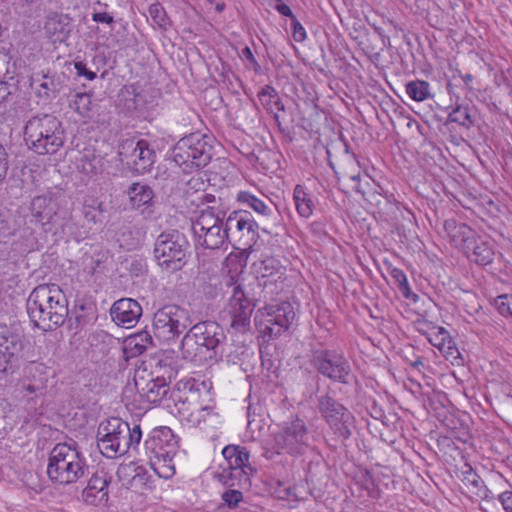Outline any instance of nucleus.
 Returning a JSON list of instances; mask_svg holds the SVG:
<instances>
[{
    "label": "nucleus",
    "instance_id": "f257e3e1",
    "mask_svg": "<svg viewBox=\"0 0 512 512\" xmlns=\"http://www.w3.org/2000/svg\"><path fill=\"white\" fill-rule=\"evenodd\" d=\"M27 312L35 326L44 331L53 330L64 324L68 300L57 284H41L30 293Z\"/></svg>",
    "mask_w": 512,
    "mask_h": 512
},
{
    "label": "nucleus",
    "instance_id": "f03ea898",
    "mask_svg": "<svg viewBox=\"0 0 512 512\" xmlns=\"http://www.w3.org/2000/svg\"><path fill=\"white\" fill-rule=\"evenodd\" d=\"M225 339L222 327L214 321H203L193 325L181 341L182 357L196 365H202L222 354Z\"/></svg>",
    "mask_w": 512,
    "mask_h": 512
},
{
    "label": "nucleus",
    "instance_id": "7ed1b4c3",
    "mask_svg": "<svg viewBox=\"0 0 512 512\" xmlns=\"http://www.w3.org/2000/svg\"><path fill=\"white\" fill-rule=\"evenodd\" d=\"M24 140L37 154H54L65 142L62 123L52 114L34 116L25 125Z\"/></svg>",
    "mask_w": 512,
    "mask_h": 512
},
{
    "label": "nucleus",
    "instance_id": "20e7f679",
    "mask_svg": "<svg viewBox=\"0 0 512 512\" xmlns=\"http://www.w3.org/2000/svg\"><path fill=\"white\" fill-rule=\"evenodd\" d=\"M88 467L78 450L66 443H58L49 454L47 475L57 485H69L82 478Z\"/></svg>",
    "mask_w": 512,
    "mask_h": 512
},
{
    "label": "nucleus",
    "instance_id": "39448f33",
    "mask_svg": "<svg viewBox=\"0 0 512 512\" xmlns=\"http://www.w3.org/2000/svg\"><path fill=\"white\" fill-rule=\"evenodd\" d=\"M212 137L199 132L180 139L172 150L174 162L184 172L205 167L212 158Z\"/></svg>",
    "mask_w": 512,
    "mask_h": 512
},
{
    "label": "nucleus",
    "instance_id": "423d86ee",
    "mask_svg": "<svg viewBox=\"0 0 512 512\" xmlns=\"http://www.w3.org/2000/svg\"><path fill=\"white\" fill-rule=\"evenodd\" d=\"M189 243L178 230L162 232L154 244V257L162 270L169 273L179 271L186 263Z\"/></svg>",
    "mask_w": 512,
    "mask_h": 512
},
{
    "label": "nucleus",
    "instance_id": "0eeeda50",
    "mask_svg": "<svg viewBox=\"0 0 512 512\" xmlns=\"http://www.w3.org/2000/svg\"><path fill=\"white\" fill-rule=\"evenodd\" d=\"M189 324V315L185 309L167 305L154 313L152 328L157 339L168 342L176 339Z\"/></svg>",
    "mask_w": 512,
    "mask_h": 512
},
{
    "label": "nucleus",
    "instance_id": "6e6552de",
    "mask_svg": "<svg viewBox=\"0 0 512 512\" xmlns=\"http://www.w3.org/2000/svg\"><path fill=\"white\" fill-rule=\"evenodd\" d=\"M317 407L336 437L346 440L351 436L354 416L343 404L325 394L318 398Z\"/></svg>",
    "mask_w": 512,
    "mask_h": 512
},
{
    "label": "nucleus",
    "instance_id": "1a4fd4ad",
    "mask_svg": "<svg viewBox=\"0 0 512 512\" xmlns=\"http://www.w3.org/2000/svg\"><path fill=\"white\" fill-rule=\"evenodd\" d=\"M310 447V435L305 422L296 419L285 423L274 434V449L277 453L290 455L304 454Z\"/></svg>",
    "mask_w": 512,
    "mask_h": 512
},
{
    "label": "nucleus",
    "instance_id": "9d476101",
    "mask_svg": "<svg viewBox=\"0 0 512 512\" xmlns=\"http://www.w3.org/2000/svg\"><path fill=\"white\" fill-rule=\"evenodd\" d=\"M228 241L238 249H249L258 239V225L251 215L234 211L226 219Z\"/></svg>",
    "mask_w": 512,
    "mask_h": 512
},
{
    "label": "nucleus",
    "instance_id": "9b49d317",
    "mask_svg": "<svg viewBox=\"0 0 512 512\" xmlns=\"http://www.w3.org/2000/svg\"><path fill=\"white\" fill-rule=\"evenodd\" d=\"M295 318L296 313L291 303L282 302L279 305L266 307L261 318L257 320V326L263 335L275 338L287 331Z\"/></svg>",
    "mask_w": 512,
    "mask_h": 512
},
{
    "label": "nucleus",
    "instance_id": "f8f14e48",
    "mask_svg": "<svg viewBox=\"0 0 512 512\" xmlns=\"http://www.w3.org/2000/svg\"><path fill=\"white\" fill-rule=\"evenodd\" d=\"M312 365L323 376L333 381L348 383L351 367L343 355L330 350L317 351L313 355Z\"/></svg>",
    "mask_w": 512,
    "mask_h": 512
},
{
    "label": "nucleus",
    "instance_id": "ddd939ff",
    "mask_svg": "<svg viewBox=\"0 0 512 512\" xmlns=\"http://www.w3.org/2000/svg\"><path fill=\"white\" fill-rule=\"evenodd\" d=\"M119 154L126 159L127 165L138 174L149 171L155 161V152L145 140H126L122 144Z\"/></svg>",
    "mask_w": 512,
    "mask_h": 512
},
{
    "label": "nucleus",
    "instance_id": "4468645a",
    "mask_svg": "<svg viewBox=\"0 0 512 512\" xmlns=\"http://www.w3.org/2000/svg\"><path fill=\"white\" fill-rule=\"evenodd\" d=\"M253 309L252 303L245 296L241 286L235 285L229 300L231 326L239 331L245 330L250 325Z\"/></svg>",
    "mask_w": 512,
    "mask_h": 512
},
{
    "label": "nucleus",
    "instance_id": "2eb2a0df",
    "mask_svg": "<svg viewBox=\"0 0 512 512\" xmlns=\"http://www.w3.org/2000/svg\"><path fill=\"white\" fill-rule=\"evenodd\" d=\"M104 430L112 431L113 435H115L122 455L127 453L130 448H136L142 438V431L139 425L135 424L133 427H130L127 422L117 417L109 419L104 425Z\"/></svg>",
    "mask_w": 512,
    "mask_h": 512
},
{
    "label": "nucleus",
    "instance_id": "dca6fc26",
    "mask_svg": "<svg viewBox=\"0 0 512 512\" xmlns=\"http://www.w3.org/2000/svg\"><path fill=\"white\" fill-rule=\"evenodd\" d=\"M222 454L226 465H222L219 479L227 484L229 479L245 472V468L249 466V452L245 447L230 445L223 449Z\"/></svg>",
    "mask_w": 512,
    "mask_h": 512
},
{
    "label": "nucleus",
    "instance_id": "f3484780",
    "mask_svg": "<svg viewBox=\"0 0 512 512\" xmlns=\"http://www.w3.org/2000/svg\"><path fill=\"white\" fill-rule=\"evenodd\" d=\"M110 315L118 326L131 328L141 317L142 307L134 299L122 298L112 305Z\"/></svg>",
    "mask_w": 512,
    "mask_h": 512
},
{
    "label": "nucleus",
    "instance_id": "a211bd4d",
    "mask_svg": "<svg viewBox=\"0 0 512 512\" xmlns=\"http://www.w3.org/2000/svg\"><path fill=\"white\" fill-rule=\"evenodd\" d=\"M111 477L103 470L94 473L82 491V499L87 504L100 505L108 501V485Z\"/></svg>",
    "mask_w": 512,
    "mask_h": 512
},
{
    "label": "nucleus",
    "instance_id": "6ab92c4d",
    "mask_svg": "<svg viewBox=\"0 0 512 512\" xmlns=\"http://www.w3.org/2000/svg\"><path fill=\"white\" fill-rule=\"evenodd\" d=\"M146 453H178V441L169 427L154 429L145 441Z\"/></svg>",
    "mask_w": 512,
    "mask_h": 512
},
{
    "label": "nucleus",
    "instance_id": "aec40b11",
    "mask_svg": "<svg viewBox=\"0 0 512 512\" xmlns=\"http://www.w3.org/2000/svg\"><path fill=\"white\" fill-rule=\"evenodd\" d=\"M444 230L451 243L465 252L471 250L476 242V232L464 223H458L455 219H447L444 222Z\"/></svg>",
    "mask_w": 512,
    "mask_h": 512
},
{
    "label": "nucleus",
    "instance_id": "412c9836",
    "mask_svg": "<svg viewBox=\"0 0 512 512\" xmlns=\"http://www.w3.org/2000/svg\"><path fill=\"white\" fill-rule=\"evenodd\" d=\"M135 386L139 395L152 404L159 403L169 391V386L158 381L154 376H150L149 379L143 376L135 378Z\"/></svg>",
    "mask_w": 512,
    "mask_h": 512
},
{
    "label": "nucleus",
    "instance_id": "4be33fe9",
    "mask_svg": "<svg viewBox=\"0 0 512 512\" xmlns=\"http://www.w3.org/2000/svg\"><path fill=\"white\" fill-rule=\"evenodd\" d=\"M44 30L47 35L53 38V41H65L71 32V19L68 15L52 13L48 15Z\"/></svg>",
    "mask_w": 512,
    "mask_h": 512
},
{
    "label": "nucleus",
    "instance_id": "5701e85b",
    "mask_svg": "<svg viewBox=\"0 0 512 512\" xmlns=\"http://www.w3.org/2000/svg\"><path fill=\"white\" fill-rule=\"evenodd\" d=\"M19 349L15 337L8 331L0 329V375L7 373L12 368L13 361Z\"/></svg>",
    "mask_w": 512,
    "mask_h": 512
},
{
    "label": "nucleus",
    "instance_id": "b1692460",
    "mask_svg": "<svg viewBox=\"0 0 512 512\" xmlns=\"http://www.w3.org/2000/svg\"><path fill=\"white\" fill-rule=\"evenodd\" d=\"M30 209L32 217L42 226L49 224L56 215V204L47 196L34 197Z\"/></svg>",
    "mask_w": 512,
    "mask_h": 512
},
{
    "label": "nucleus",
    "instance_id": "393cba45",
    "mask_svg": "<svg viewBox=\"0 0 512 512\" xmlns=\"http://www.w3.org/2000/svg\"><path fill=\"white\" fill-rule=\"evenodd\" d=\"M211 388L210 382L197 380L191 393L185 397L177 396V401L181 402L182 406L210 405L212 402Z\"/></svg>",
    "mask_w": 512,
    "mask_h": 512
},
{
    "label": "nucleus",
    "instance_id": "a878e982",
    "mask_svg": "<svg viewBox=\"0 0 512 512\" xmlns=\"http://www.w3.org/2000/svg\"><path fill=\"white\" fill-rule=\"evenodd\" d=\"M151 469L160 477L169 479L175 474L174 457L177 453H147Z\"/></svg>",
    "mask_w": 512,
    "mask_h": 512
},
{
    "label": "nucleus",
    "instance_id": "bb28decb",
    "mask_svg": "<svg viewBox=\"0 0 512 512\" xmlns=\"http://www.w3.org/2000/svg\"><path fill=\"white\" fill-rule=\"evenodd\" d=\"M130 203L133 208H144L142 213L153 204L154 192L152 188L144 183H133L127 191Z\"/></svg>",
    "mask_w": 512,
    "mask_h": 512
},
{
    "label": "nucleus",
    "instance_id": "cd10ccee",
    "mask_svg": "<svg viewBox=\"0 0 512 512\" xmlns=\"http://www.w3.org/2000/svg\"><path fill=\"white\" fill-rule=\"evenodd\" d=\"M198 243L207 249H218L228 241L226 222L208 229L207 232L194 234Z\"/></svg>",
    "mask_w": 512,
    "mask_h": 512
},
{
    "label": "nucleus",
    "instance_id": "c85d7f7f",
    "mask_svg": "<svg viewBox=\"0 0 512 512\" xmlns=\"http://www.w3.org/2000/svg\"><path fill=\"white\" fill-rule=\"evenodd\" d=\"M104 423H102L98 430L97 446L103 456L109 459L121 456L119 449V442H116L115 435L112 431L104 430Z\"/></svg>",
    "mask_w": 512,
    "mask_h": 512
},
{
    "label": "nucleus",
    "instance_id": "c756f323",
    "mask_svg": "<svg viewBox=\"0 0 512 512\" xmlns=\"http://www.w3.org/2000/svg\"><path fill=\"white\" fill-rule=\"evenodd\" d=\"M151 344V335L146 331H142L125 340L124 351L130 357H136L143 354Z\"/></svg>",
    "mask_w": 512,
    "mask_h": 512
},
{
    "label": "nucleus",
    "instance_id": "7c9ffc66",
    "mask_svg": "<svg viewBox=\"0 0 512 512\" xmlns=\"http://www.w3.org/2000/svg\"><path fill=\"white\" fill-rule=\"evenodd\" d=\"M177 370L173 366V359L163 356L157 360L149 376H154L158 381L169 386L172 379L176 378Z\"/></svg>",
    "mask_w": 512,
    "mask_h": 512
},
{
    "label": "nucleus",
    "instance_id": "2f4dec72",
    "mask_svg": "<svg viewBox=\"0 0 512 512\" xmlns=\"http://www.w3.org/2000/svg\"><path fill=\"white\" fill-rule=\"evenodd\" d=\"M211 405L181 406L178 412L190 426H200L205 421L206 415L210 413Z\"/></svg>",
    "mask_w": 512,
    "mask_h": 512
},
{
    "label": "nucleus",
    "instance_id": "473e14b6",
    "mask_svg": "<svg viewBox=\"0 0 512 512\" xmlns=\"http://www.w3.org/2000/svg\"><path fill=\"white\" fill-rule=\"evenodd\" d=\"M76 167L86 175H95L101 167V157L94 150H85L76 158Z\"/></svg>",
    "mask_w": 512,
    "mask_h": 512
},
{
    "label": "nucleus",
    "instance_id": "72a5a7b5",
    "mask_svg": "<svg viewBox=\"0 0 512 512\" xmlns=\"http://www.w3.org/2000/svg\"><path fill=\"white\" fill-rule=\"evenodd\" d=\"M221 223H223V221L219 216L215 214L212 208L208 207L201 211L197 218L192 221V231L194 234L207 232L208 229H211Z\"/></svg>",
    "mask_w": 512,
    "mask_h": 512
},
{
    "label": "nucleus",
    "instance_id": "f704fd0d",
    "mask_svg": "<svg viewBox=\"0 0 512 512\" xmlns=\"http://www.w3.org/2000/svg\"><path fill=\"white\" fill-rule=\"evenodd\" d=\"M293 199L299 215L309 218L314 210V202L301 185H296L294 188Z\"/></svg>",
    "mask_w": 512,
    "mask_h": 512
},
{
    "label": "nucleus",
    "instance_id": "c9c22d12",
    "mask_svg": "<svg viewBox=\"0 0 512 512\" xmlns=\"http://www.w3.org/2000/svg\"><path fill=\"white\" fill-rule=\"evenodd\" d=\"M408 96L417 102H423L434 97L431 86L424 80H413L405 85Z\"/></svg>",
    "mask_w": 512,
    "mask_h": 512
},
{
    "label": "nucleus",
    "instance_id": "e433bc0d",
    "mask_svg": "<svg viewBox=\"0 0 512 512\" xmlns=\"http://www.w3.org/2000/svg\"><path fill=\"white\" fill-rule=\"evenodd\" d=\"M31 85L40 97L45 98H49L57 90L54 78L46 74H36L32 78Z\"/></svg>",
    "mask_w": 512,
    "mask_h": 512
},
{
    "label": "nucleus",
    "instance_id": "4c0bfd02",
    "mask_svg": "<svg viewBox=\"0 0 512 512\" xmlns=\"http://www.w3.org/2000/svg\"><path fill=\"white\" fill-rule=\"evenodd\" d=\"M28 375L34 379V383L28 384L25 389L30 393H35L44 388L48 375L46 367L42 364H31L28 368Z\"/></svg>",
    "mask_w": 512,
    "mask_h": 512
},
{
    "label": "nucleus",
    "instance_id": "58836bf2",
    "mask_svg": "<svg viewBox=\"0 0 512 512\" xmlns=\"http://www.w3.org/2000/svg\"><path fill=\"white\" fill-rule=\"evenodd\" d=\"M429 341L433 346L445 353L446 357H453L454 353H458L457 349L453 346L451 337L444 328H439L438 332L429 338Z\"/></svg>",
    "mask_w": 512,
    "mask_h": 512
},
{
    "label": "nucleus",
    "instance_id": "ea45409f",
    "mask_svg": "<svg viewBox=\"0 0 512 512\" xmlns=\"http://www.w3.org/2000/svg\"><path fill=\"white\" fill-rule=\"evenodd\" d=\"M472 254L469 256L479 265L486 266L493 261L494 251L487 242H475L472 246Z\"/></svg>",
    "mask_w": 512,
    "mask_h": 512
},
{
    "label": "nucleus",
    "instance_id": "a19ab883",
    "mask_svg": "<svg viewBox=\"0 0 512 512\" xmlns=\"http://www.w3.org/2000/svg\"><path fill=\"white\" fill-rule=\"evenodd\" d=\"M390 275L394 282L397 284L399 291L401 292L402 296L406 299L412 300L414 302L418 301V295L413 293L411 291V288L409 286L407 277L403 270L399 268H393L390 271Z\"/></svg>",
    "mask_w": 512,
    "mask_h": 512
},
{
    "label": "nucleus",
    "instance_id": "79ce46f5",
    "mask_svg": "<svg viewBox=\"0 0 512 512\" xmlns=\"http://www.w3.org/2000/svg\"><path fill=\"white\" fill-rule=\"evenodd\" d=\"M463 483L473 488V493L480 497H488V488L484 485L483 480L468 466V470L463 472Z\"/></svg>",
    "mask_w": 512,
    "mask_h": 512
},
{
    "label": "nucleus",
    "instance_id": "37998d69",
    "mask_svg": "<svg viewBox=\"0 0 512 512\" xmlns=\"http://www.w3.org/2000/svg\"><path fill=\"white\" fill-rule=\"evenodd\" d=\"M237 200L253 209L255 212L267 215L270 212L269 206L261 199L257 198L255 195L246 192L241 191L237 195Z\"/></svg>",
    "mask_w": 512,
    "mask_h": 512
},
{
    "label": "nucleus",
    "instance_id": "c03bdc74",
    "mask_svg": "<svg viewBox=\"0 0 512 512\" xmlns=\"http://www.w3.org/2000/svg\"><path fill=\"white\" fill-rule=\"evenodd\" d=\"M255 272L258 277L267 278L279 273L281 266L278 260L267 257L254 263Z\"/></svg>",
    "mask_w": 512,
    "mask_h": 512
},
{
    "label": "nucleus",
    "instance_id": "a18cd8bd",
    "mask_svg": "<svg viewBox=\"0 0 512 512\" xmlns=\"http://www.w3.org/2000/svg\"><path fill=\"white\" fill-rule=\"evenodd\" d=\"M450 122H455L462 127L469 129L474 125V121L467 106L456 105L448 115Z\"/></svg>",
    "mask_w": 512,
    "mask_h": 512
},
{
    "label": "nucleus",
    "instance_id": "49530a36",
    "mask_svg": "<svg viewBox=\"0 0 512 512\" xmlns=\"http://www.w3.org/2000/svg\"><path fill=\"white\" fill-rule=\"evenodd\" d=\"M70 107L79 115L85 117L91 110V95L86 92L76 93L70 100Z\"/></svg>",
    "mask_w": 512,
    "mask_h": 512
},
{
    "label": "nucleus",
    "instance_id": "de8ad7c7",
    "mask_svg": "<svg viewBox=\"0 0 512 512\" xmlns=\"http://www.w3.org/2000/svg\"><path fill=\"white\" fill-rule=\"evenodd\" d=\"M149 15L158 27L165 29L167 25H169V19L166 15V12L159 3L150 5Z\"/></svg>",
    "mask_w": 512,
    "mask_h": 512
},
{
    "label": "nucleus",
    "instance_id": "09e8293b",
    "mask_svg": "<svg viewBox=\"0 0 512 512\" xmlns=\"http://www.w3.org/2000/svg\"><path fill=\"white\" fill-rule=\"evenodd\" d=\"M261 104L269 112H273L274 99L277 100V91L270 85H265L258 93Z\"/></svg>",
    "mask_w": 512,
    "mask_h": 512
},
{
    "label": "nucleus",
    "instance_id": "8fccbe9b",
    "mask_svg": "<svg viewBox=\"0 0 512 512\" xmlns=\"http://www.w3.org/2000/svg\"><path fill=\"white\" fill-rule=\"evenodd\" d=\"M196 381L197 380L194 378H187V379L179 380L176 383L175 389L173 391L175 401H177V396H179V395H181L182 397H185L186 395L190 394L192 389L194 388Z\"/></svg>",
    "mask_w": 512,
    "mask_h": 512
},
{
    "label": "nucleus",
    "instance_id": "3c124183",
    "mask_svg": "<svg viewBox=\"0 0 512 512\" xmlns=\"http://www.w3.org/2000/svg\"><path fill=\"white\" fill-rule=\"evenodd\" d=\"M494 304L500 314L512 316V295H500L494 300Z\"/></svg>",
    "mask_w": 512,
    "mask_h": 512
},
{
    "label": "nucleus",
    "instance_id": "603ef678",
    "mask_svg": "<svg viewBox=\"0 0 512 512\" xmlns=\"http://www.w3.org/2000/svg\"><path fill=\"white\" fill-rule=\"evenodd\" d=\"M222 500L231 509L236 508L243 500V494L239 490H227L222 494Z\"/></svg>",
    "mask_w": 512,
    "mask_h": 512
},
{
    "label": "nucleus",
    "instance_id": "864d4df0",
    "mask_svg": "<svg viewBox=\"0 0 512 512\" xmlns=\"http://www.w3.org/2000/svg\"><path fill=\"white\" fill-rule=\"evenodd\" d=\"M240 56L242 59L246 60L249 63V67L253 69L256 73H259L261 71V66L259 62L256 60L251 49L248 46L242 49Z\"/></svg>",
    "mask_w": 512,
    "mask_h": 512
},
{
    "label": "nucleus",
    "instance_id": "5fc2aeb1",
    "mask_svg": "<svg viewBox=\"0 0 512 512\" xmlns=\"http://www.w3.org/2000/svg\"><path fill=\"white\" fill-rule=\"evenodd\" d=\"M350 166V168L346 169L344 175L353 182L358 183L361 176L359 164L355 159H350Z\"/></svg>",
    "mask_w": 512,
    "mask_h": 512
},
{
    "label": "nucleus",
    "instance_id": "6e6d98bb",
    "mask_svg": "<svg viewBox=\"0 0 512 512\" xmlns=\"http://www.w3.org/2000/svg\"><path fill=\"white\" fill-rule=\"evenodd\" d=\"M74 68L77 72V75L85 77L87 80H94L96 78V73L87 69L86 64L81 61L74 63Z\"/></svg>",
    "mask_w": 512,
    "mask_h": 512
},
{
    "label": "nucleus",
    "instance_id": "4d7b16f0",
    "mask_svg": "<svg viewBox=\"0 0 512 512\" xmlns=\"http://www.w3.org/2000/svg\"><path fill=\"white\" fill-rule=\"evenodd\" d=\"M293 38L297 42H302L306 39V31L304 27L296 20L293 19Z\"/></svg>",
    "mask_w": 512,
    "mask_h": 512
},
{
    "label": "nucleus",
    "instance_id": "13d9d810",
    "mask_svg": "<svg viewBox=\"0 0 512 512\" xmlns=\"http://www.w3.org/2000/svg\"><path fill=\"white\" fill-rule=\"evenodd\" d=\"M499 501L506 512H512V492L505 491L499 495Z\"/></svg>",
    "mask_w": 512,
    "mask_h": 512
},
{
    "label": "nucleus",
    "instance_id": "bf43d9fd",
    "mask_svg": "<svg viewBox=\"0 0 512 512\" xmlns=\"http://www.w3.org/2000/svg\"><path fill=\"white\" fill-rule=\"evenodd\" d=\"M92 20L97 23L112 24L114 22L113 17L107 12H97L92 15Z\"/></svg>",
    "mask_w": 512,
    "mask_h": 512
},
{
    "label": "nucleus",
    "instance_id": "052dcab7",
    "mask_svg": "<svg viewBox=\"0 0 512 512\" xmlns=\"http://www.w3.org/2000/svg\"><path fill=\"white\" fill-rule=\"evenodd\" d=\"M276 8H277V11L281 15L287 16V17H293L292 10L290 9V7L288 5L281 3V4H278Z\"/></svg>",
    "mask_w": 512,
    "mask_h": 512
},
{
    "label": "nucleus",
    "instance_id": "680f3d73",
    "mask_svg": "<svg viewBox=\"0 0 512 512\" xmlns=\"http://www.w3.org/2000/svg\"><path fill=\"white\" fill-rule=\"evenodd\" d=\"M276 109L278 111H284L285 110V107H284V104L282 103L279 95L277 94V100L274 99V102H273V110Z\"/></svg>",
    "mask_w": 512,
    "mask_h": 512
},
{
    "label": "nucleus",
    "instance_id": "e2e57ef3",
    "mask_svg": "<svg viewBox=\"0 0 512 512\" xmlns=\"http://www.w3.org/2000/svg\"><path fill=\"white\" fill-rule=\"evenodd\" d=\"M224 8H225V4H224V3H218V4L216 5V10H217L218 12H222V11L224 10Z\"/></svg>",
    "mask_w": 512,
    "mask_h": 512
},
{
    "label": "nucleus",
    "instance_id": "0e129e2a",
    "mask_svg": "<svg viewBox=\"0 0 512 512\" xmlns=\"http://www.w3.org/2000/svg\"><path fill=\"white\" fill-rule=\"evenodd\" d=\"M414 367H418V366H421L423 365V362L421 359H417L416 361L413 362L412 364Z\"/></svg>",
    "mask_w": 512,
    "mask_h": 512
}]
</instances>
